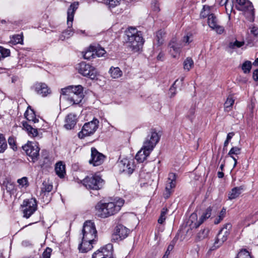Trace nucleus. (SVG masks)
I'll list each match as a JSON object with an SVG mask.
<instances>
[{
	"mask_svg": "<svg viewBox=\"0 0 258 258\" xmlns=\"http://www.w3.org/2000/svg\"><path fill=\"white\" fill-rule=\"evenodd\" d=\"M160 136L155 129H151L150 134L144 142L143 146L136 155V159L140 163H143L159 141Z\"/></svg>",
	"mask_w": 258,
	"mask_h": 258,
	"instance_id": "f257e3e1",
	"label": "nucleus"
},
{
	"mask_svg": "<svg viewBox=\"0 0 258 258\" xmlns=\"http://www.w3.org/2000/svg\"><path fill=\"white\" fill-rule=\"evenodd\" d=\"M126 35L127 47L133 52L139 51L145 42L142 32L138 31L135 28L130 27L126 31Z\"/></svg>",
	"mask_w": 258,
	"mask_h": 258,
	"instance_id": "f03ea898",
	"label": "nucleus"
},
{
	"mask_svg": "<svg viewBox=\"0 0 258 258\" xmlns=\"http://www.w3.org/2000/svg\"><path fill=\"white\" fill-rule=\"evenodd\" d=\"M82 238L85 241L84 243L87 244L86 249H91L93 247V242L97 237V230L94 223L90 221H86L82 229Z\"/></svg>",
	"mask_w": 258,
	"mask_h": 258,
	"instance_id": "7ed1b4c3",
	"label": "nucleus"
},
{
	"mask_svg": "<svg viewBox=\"0 0 258 258\" xmlns=\"http://www.w3.org/2000/svg\"><path fill=\"white\" fill-rule=\"evenodd\" d=\"M83 87L81 85L69 86L61 90V94L63 95H68L70 97V101L75 104H79L84 95L83 93Z\"/></svg>",
	"mask_w": 258,
	"mask_h": 258,
	"instance_id": "20e7f679",
	"label": "nucleus"
},
{
	"mask_svg": "<svg viewBox=\"0 0 258 258\" xmlns=\"http://www.w3.org/2000/svg\"><path fill=\"white\" fill-rule=\"evenodd\" d=\"M79 5V2H75L71 4L68 8L67 12V25L69 29L62 32V34L60 36V39L62 40L69 38L74 33L71 28L73 25L74 14L78 8Z\"/></svg>",
	"mask_w": 258,
	"mask_h": 258,
	"instance_id": "39448f33",
	"label": "nucleus"
},
{
	"mask_svg": "<svg viewBox=\"0 0 258 258\" xmlns=\"http://www.w3.org/2000/svg\"><path fill=\"white\" fill-rule=\"evenodd\" d=\"M96 215L101 218H107L117 213L114 208V203L99 202L95 207Z\"/></svg>",
	"mask_w": 258,
	"mask_h": 258,
	"instance_id": "423d86ee",
	"label": "nucleus"
},
{
	"mask_svg": "<svg viewBox=\"0 0 258 258\" xmlns=\"http://www.w3.org/2000/svg\"><path fill=\"white\" fill-rule=\"evenodd\" d=\"M103 179L96 175L88 176L82 181L83 184L88 189L99 190L103 185Z\"/></svg>",
	"mask_w": 258,
	"mask_h": 258,
	"instance_id": "0eeeda50",
	"label": "nucleus"
},
{
	"mask_svg": "<svg viewBox=\"0 0 258 258\" xmlns=\"http://www.w3.org/2000/svg\"><path fill=\"white\" fill-rule=\"evenodd\" d=\"M232 225L230 223L225 224L223 227L220 230L217 235L216 239L211 249L214 250L219 247L227 239L231 229Z\"/></svg>",
	"mask_w": 258,
	"mask_h": 258,
	"instance_id": "6e6552de",
	"label": "nucleus"
},
{
	"mask_svg": "<svg viewBox=\"0 0 258 258\" xmlns=\"http://www.w3.org/2000/svg\"><path fill=\"white\" fill-rule=\"evenodd\" d=\"M99 120L94 118L92 121L85 123L81 131L78 133L80 139H84L85 137L93 135L98 127Z\"/></svg>",
	"mask_w": 258,
	"mask_h": 258,
	"instance_id": "1a4fd4ad",
	"label": "nucleus"
},
{
	"mask_svg": "<svg viewBox=\"0 0 258 258\" xmlns=\"http://www.w3.org/2000/svg\"><path fill=\"white\" fill-rule=\"evenodd\" d=\"M24 217L29 218L37 210V201L35 198L25 200L21 205Z\"/></svg>",
	"mask_w": 258,
	"mask_h": 258,
	"instance_id": "9d476101",
	"label": "nucleus"
},
{
	"mask_svg": "<svg viewBox=\"0 0 258 258\" xmlns=\"http://www.w3.org/2000/svg\"><path fill=\"white\" fill-rule=\"evenodd\" d=\"M78 69L80 74L91 79H94L97 74L95 68L86 62H80L78 64Z\"/></svg>",
	"mask_w": 258,
	"mask_h": 258,
	"instance_id": "9b49d317",
	"label": "nucleus"
},
{
	"mask_svg": "<svg viewBox=\"0 0 258 258\" xmlns=\"http://www.w3.org/2000/svg\"><path fill=\"white\" fill-rule=\"evenodd\" d=\"M130 232L129 229L121 224H119L114 228L112 235L111 241L113 242L121 241L127 237Z\"/></svg>",
	"mask_w": 258,
	"mask_h": 258,
	"instance_id": "f8f14e48",
	"label": "nucleus"
},
{
	"mask_svg": "<svg viewBox=\"0 0 258 258\" xmlns=\"http://www.w3.org/2000/svg\"><path fill=\"white\" fill-rule=\"evenodd\" d=\"M22 148L33 162H35L38 160L40 149L36 143H28L23 146Z\"/></svg>",
	"mask_w": 258,
	"mask_h": 258,
	"instance_id": "ddd939ff",
	"label": "nucleus"
},
{
	"mask_svg": "<svg viewBox=\"0 0 258 258\" xmlns=\"http://www.w3.org/2000/svg\"><path fill=\"white\" fill-rule=\"evenodd\" d=\"M113 245L108 243L94 252L92 258H113Z\"/></svg>",
	"mask_w": 258,
	"mask_h": 258,
	"instance_id": "4468645a",
	"label": "nucleus"
},
{
	"mask_svg": "<svg viewBox=\"0 0 258 258\" xmlns=\"http://www.w3.org/2000/svg\"><path fill=\"white\" fill-rule=\"evenodd\" d=\"M91 151V159L89 160V163L94 166L102 164L105 160V156L103 154L99 152L95 148L92 147Z\"/></svg>",
	"mask_w": 258,
	"mask_h": 258,
	"instance_id": "2eb2a0df",
	"label": "nucleus"
},
{
	"mask_svg": "<svg viewBox=\"0 0 258 258\" xmlns=\"http://www.w3.org/2000/svg\"><path fill=\"white\" fill-rule=\"evenodd\" d=\"M120 171L129 175L131 174L135 170V165L133 160L124 159L118 163Z\"/></svg>",
	"mask_w": 258,
	"mask_h": 258,
	"instance_id": "dca6fc26",
	"label": "nucleus"
},
{
	"mask_svg": "<svg viewBox=\"0 0 258 258\" xmlns=\"http://www.w3.org/2000/svg\"><path fill=\"white\" fill-rule=\"evenodd\" d=\"M176 175L175 173H170L169 174L168 180L166 184L164 196L165 199H168L172 193V188L175 187Z\"/></svg>",
	"mask_w": 258,
	"mask_h": 258,
	"instance_id": "f3484780",
	"label": "nucleus"
},
{
	"mask_svg": "<svg viewBox=\"0 0 258 258\" xmlns=\"http://www.w3.org/2000/svg\"><path fill=\"white\" fill-rule=\"evenodd\" d=\"M208 23L209 27L215 30L217 33L221 34L223 33L224 27L218 24V19L214 14H211L209 15Z\"/></svg>",
	"mask_w": 258,
	"mask_h": 258,
	"instance_id": "a211bd4d",
	"label": "nucleus"
},
{
	"mask_svg": "<svg viewBox=\"0 0 258 258\" xmlns=\"http://www.w3.org/2000/svg\"><path fill=\"white\" fill-rule=\"evenodd\" d=\"M33 88L38 94L43 97L46 96L51 93L50 88L44 83L37 82L34 85Z\"/></svg>",
	"mask_w": 258,
	"mask_h": 258,
	"instance_id": "6ab92c4d",
	"label": "nucleus"
},
{
	"mask_svg": "<svg viewBox=\"0 0 258 258\" xmlns=\"http://www.w3.org/2000/svg\"><path fill=\"white\" fill-rule=\"evenodd\" d=\"M168 47L170 53L173 57H175L180 53L182 45L181 44L176 42V40L173 39L169 43Z\"/></svg>",
	"mask_w": 258,
	"mask_h": 258,
	"instance_id": "aec40b11",
	"label": "nucleus"
},
{
	"mask_svg": "<svg viewBox=\"0 0 258 258\" xmlns=\"http://www.w3.org/2000/svg\"><path fill=\"white\" fill-rule=\"evenodd\" d=\"M42 159L40 161V166L43 169H48L51 168L52 160L49 157L48 153L47 151L42 152Z\"/></svg>",
	"mask_w": 258,
	"mask_h": 258,
	"instance_id": "412c9836",
	"label": "nucleus"
},
{
	"mask_svg": "<svg viewBox=\"0 0 258 258\" xmlns=\"http://www.w3.org/2000/svg\"><path fill=\"white\" fill-rule=\"evenodd\" d=\"M77 121L76 115L73 113L69 114L66 117L64 126L67 130H71L74 127Z\"/></svg>",
	"mask_w": 258,
	"mask_h": 258,
	"instance_id": "4be33fe9",
	"label": "nucleus"
},
{
	"mask_svg": "<svg viewBox=\"0 0 258 258\" xmlns=\"http://www.w3.org/2000/svg\"><path fill=\"white\" fill-rule=\"evenodd\" d=\"M22 125L30 137H36L39 136L37 129L33 127L31 125L29 124L27 122L23 121Z\"/></svg>",
	"mask_w": 258,
	"mask_h": 258,
	"instance_id": "5701e85b",
	"label": "nucleus"
},
{
	"mask_svg": "<svg viewBox=\"0 0 258 258\" xmlns=\"http://www.w3.org/2000/svg\"><path fill=\"white\" fill-rule=\"evenodd\" d=\"M244 190L243 186L233 188L228 194V199L232 200L238 198Z\"/></svg>",
	"mask_w": 258,
	"mask_h": 258,
	"instance_id": "b1692460",
	"label": "nucleus"
},
{
	"mask_svg": "<svg viewBox=\"0 0 258 258\" xmlns=\"http://www.w3.org/2000/svg\"><path fill=\"white\" fill-rule=\"evenodd\" d=\"M165 32L163 30H160L156 33V36L154 39V44L157 46H160L163 44L164 41V36Z\"/></svg>",
	"mask_w": 258,
	"mask_h": 258,
	"instance_id": "393cba45",
	"label": "nucleus"
},
{
	"mask_svg": "<svg viewBox=\"0 0 258 258\" xmlns=\"http://www.w3.org/2000/svg\"><path fill=\"white\" fill-rule=\"evenodd\" d=\"M212 211V208L211 207H208L205 211V212L203 214V215L200 217L199 221L195 224V227L198 228L199 227L206 219L210 218L211 216Z\"/></svg>",
	"mask_w": 258,
	"mask_h": 258,
	"instance_id": "a878e982",
	"label": "nucleus"
},
{
	"mask_svg": "<svg viewBox=\"0 0 258 258\" xmlns=\"http://www.w3.org/2000/svg\"><path fill=\"white\" fill-rule=\"evenodd\" d=\"M25 117L28 121H32L34 123L38 122L39 119L36 118L34 110L31 109V107L29 106L27 110L24 113Z\"/></svg>",
	"mask_w": 258,
	"mask_h": 258,
	"instance_id": "bb28decb",
	"label": "nucleus"
},
{
	"mask_svg": "<svg viewBox=\"0 0 258 258\" xmlns=\"http://www.w3.org/2000/svg\"><path fill=\"white\" fill-rule=\"evenodd\" d=\"M55 171L60 178L64 177L66 174L65 165L61 161L57 162L55 165Z\"/></svg>",
	"mask_w": 258,
	"mask_h": 258,
	"instance_id": "cd10ccee",
	"label": "nucleus"
},
{
	"mask_svg": "<svg viewBox=\"0 0 258 258\" xmlns=\"http://www.w3.org/2000/svg\"><path fill=\"white\" fill-rule=\"evenodd\" d=\"M236 3L240 6L242 10H253V6L248 0H236Z\"/></svg>",
	"mask_w": 258,
	"mask_h": 258,
	"instance_id": "c85d7f7f",
	"label": "nucleus"
},
{
	"mask_svg": "<svg viewBox=\"0 0 258 258\" xmlns=\"http://www.w3.org/2000/svg\"><path fill=\"white\" fill-rule=\"evenodd\" d=\"M220 4L225 6L226 13L229 16V18L230 19V16L233 8V1L229 2V0H221Z\"/></svg>",
	"mask_w": 258,
	"mask_h": 258,
	"instance_id": "c756f323",
	"label": "nucleus"
},
{
	"mask_svg": "<svg viewBox=\"0 0 258 258\" xmlns=\"http://www.w3.org/2000/svg\"><path fill=\"white\" fill-rule=\"evenodd\" d=\"M90 48L94 52L95 55H96L98 57L103 56L106 53V51L104 49L99 45L96 46L91 45Z\"/></svg>",
	"mask_w": 258,
	"mask_h": 258,
	"instance_id": "7c9ffc66",
	"label": "nucleus"
},
{
	"mask_svg": "<svg viewBox=\"0 0 258 258\" xmlns=\"http://www.w3.org/2000/svg\"><path fill=\"white\" fill-rule=\"evenodd\" d=\"M109 73L113 79L118 78L122 75V72L118 67H111L109 70Z\"/></svg>",
	"mask_w": 258,
	"mask_h": 258,
	"instance_id": "2f4dec72",
	"label": "nucleus"
},
{
	"mask_svg": "<svg viewBox=\"0 0 258 258\" xmlns=\"http://www.w3.org/2000/svg\"><path fill=\"white\" fill-rule=\"evenodd\" d=\"M209 230L208 228H204L200 230L197 234L196 239L201 241L208 236Z\"/></svg>",
	"mask_w": 258,
	"mask_h": 258,
	"instance_id": "473e14b6",
	"label": "nucleus"
},
{
	"mask_svg": "<svg viewBox=\"0 0 258 258\" xmlns=\"http://www.w3.org/2000/svg\"><path fill=\"white\" fill-rule=\"evenodd\" d=\"M194 66V61L190 57H187L184 61L183 62V68L185 70H186L187 71H189L190 69Z\"/></svg>",
	"mask_w": 258,
	"mask_h": 258,
	"instance_id": "72a5a7b5",
	"label": "nucleus"
},
{
	"mask_svg": "<svg viewBox=\"0 0 258 258\" xmlns=\"http://www.w3.org/2000/svg\"><path fill=\"white\" fill-rule=\"evenodd\" d=\"M53 186L48 182L44 181L41 187V192L43 193L49 192L52 189Z\"/></svg>",
	"mask_w": 258,
	"mask_h": 258,
	"instance_id": "f704fd0d",
	"label": "nucleus"
},
{
	"mask_svg": "<svg viewBox=\"0 0 258 258\" xmlns=\"http://www.w3.org/2000/svg\"><path fill=\"white\" fill-rule=\"evenodd\" d=\"M10 50L0 46V60L10 56Z\"/></svg>",
	"mask_w": 258,
	"mask_h": 258,
	"instance_id": "c9c22d12",
	"label": "nucleus"
},
{
	"mask_svg": "<svg viewBox=\"0 0 258 258\" xmlns=\"http://www.w3.org/2000/svg\"><path fill=\"white\" fill-rule=\"evenodd\" d=\"M226 213V209L225 208H223L220 213L219 215L215 220L214 223L215 224H219L225 217Z\"/></svg>",
	"mask_w": 258,
	"mask_h": 258,
	"instance_id": "e433bc0d",
	"label": "nucleus"
},
{
	"mask_svg": "<svg viewBox=\"0 0 258 258\" xmlns=\"http://www.w3.org/2000/svg\"><path fill=\"white\" fill-rule=\"evenodd\" d=\"M7 148L6 140L3 135L0 137V153H4Z\"/></svg>",
	"mask_w": 258,
	"mask_h": 258,
	"instance_id": "4c0bfd02",
	"label": "nucleus"
},
{
	"mask_svg": "<svg viewBox=\"0 0 258 258\" xmlns=\"http://www.w3.org/2000/svg\"><path fill=\"white\" fill-rule=\"evenodd\" d=\"M110 9L115 8L120 4L121 0H104Z\"/></svg>",
	"mask_w": 258,
	"mask_h": 258,
	"instance_id": "58836bf2",
	"label": "nucleus"
},
{
	"mask_svg": "<svg viewBox=\"0 0 258 258\" xmlns=\"http://www.w3.org/2000/svg\"><path fill=\"white\" fill-rule=\"evenodd\" d=\"M251 68V63L249 61H245L242 66V69L245 74L249 73Z\"/></svg>",
	"mask_w": 258,
	"mask_h": 258,
	"instance_id": "ea45409f",
	"label": "nucleus"
},
{
	"mask_svg": "<svg viewBox=\"0 0 258 258\" xmlns=\"http://www.w3.org/2000/svg\"><path fill=\"white\" fill-rule=\"evenodd\" d=\"M234 103V99L232 95L228 96L226 101L225 102L224 106L225 108L231 107Z\"/></svg>",
	"mask_w": 258,
	"mask_h": 258,
	"instance_id": "a19ab883",
	"label": "nucleus"
},
{
	"mask_svg": "<svg viewBox=\"0 0 258 258\" xmlns=\"http://www.w3.org/2000/svg\"><path fill=\"white\" fill-rule=\"evenodd\" d=\"M23 37L20 35H16L13 36L11 40V42L13 44L22 43L23 42Z\"/></svg>",
	"mask_w": 258,
	"mask_h": 258,
	"instance_id": "79ce46f5",
	"label": "nucleus"
},
{
	"mask_svg": "<svg viewBox=\"0 0 258 258\" xmlns=\"http://www.w3.org/2000/svg\"><path fill=\"white\" fill-rule=\"evenodd\" d=\"M210 15V7L206 5L204 6L203 10L200 13V17L204 18L207 17H208Z\"/></svg>",
	"mask_w": 258,
	"mask_h": 258,
	"instance_id": "37998d69",
	"label": "nucleus"
},
{
	"mask_svg": "<svg viewBox=\"0 0 258 258\" xmlns=\"http://www.w3.org/2000/svg\"><path fill=\"white\" fill-rule=\"evenodd\" d=\"M236 258H251V257L247 250L243 249L238 252Z\"/></svg>",
	"mask_w": 258,
	"mask_h": 258,
	"instance_id": "c03bdc74",
	"label": "nucleus"
},
{
	"mask_svg": "<svg viewBox=\"0 0 258 258\" xmlns=\"http://www.w3.org/2000/svg\"><path fill=\"white\" fill-rule=\"evenodd\" d=\"M83 56L84 58L86 59H90L91 58L95 57L94 52L93 51V50L90 48V46L89 47V50L85 52Z\"/></svg>",
	"mask_w": 258,
	"mask_h": 258,
	"instance_id": "a18cd8bd",
	"label": "nucleus"
},
{
	"mask_svg": "<svg viewBox=\"0 0 258 258\" xmlns=\"http://www.w3.org/2000/svg\"><path fill=\"white\" fill-rule=\"evenodd\" d=\"M244 45L243 42H240L236 40L235 42H231L229 44V47L231 49H235V48H239Z\"/></svg>",
	"mask_w": 258,
	"mask_h": 258,
	"instance_id": "49530a36",
	"label": "nucleus"
},
{
	"mask_svg": "<svg viewBox=\"0 0 258 258\" xmlns=\"http://www.w3.org/2000/svg\"><path fill=\"white\" fill-rule=\"evenodd\" d=\"M241 153V148L238 147H233L228 153V156L239 155Z\"/></svg>",
	"mask_w": 258,
	"mask_h": 258,
	"instance_id": "de8ad7c7",
	"label": "nucleus"
},
{
	"mask_svg": "<svg viewBox=\"0 0 258 258\" xmlns=\"http://www.w3.org/2000/svg\"><path fill=\"white\" fill-rule=\"evenodd\" d=\"M195 111H196V106L193 105V106H191V107L190 108V109H189V110L187 113L186 117L188 119H189L190 120H192V119L194 118V115L195 113Z\"/></svg>",
	"mask_w": 258,
	"mask_h": 258,
	"instance_id": "09e8293b",
	"label": "nucleus"
},
{
	"mask_svg": "<svg viewBox=\"0 0 258 258\" xmlns=\"http://www.w3.org/2000/svg\"><path fill=\"white\" fill-rule=\"evenodd\" d=\"M124 201L122 199H119L116 202L114 203V208L117 213L121 209V207L123 205Z\"/></svg>",
	"mask_w": 258,
	"mask_h": 258,
	"instance_id": "8fccbe9b",
	"label": "nucleus"
},
{
	"mask_svg": "<svg viewBox=\"0 0 258 258\" xmlns=\"http://www.w3.org/2000/svg\"><path fill=\"white\" fill-rule=\"evenodd\" d=\"M84 242L85 241L83 240V239L82 238V242L79 244L78 248L80 251H81V252H87L90 249H86L88 247V245L84 243Z\"/></svg>",
	"mask_w": 258,
	"mask_h": 258,
	"instance_id": "3c124183",
	"label": "nucleus"
},
{
	"mask_svg": "<svg viewBox=\"0 0 258 258\" xmlns=\"http://www.w3.org/2000/svg\"><path fill=\"white\" fill-rule=\"evenodd\" d=\"M17 182L20 185L22 186V187H24L25 186H27L29 185L28 178L26 177H23L18 179Z\"/></svg>",
	"mask_w": 258,
	"mask_h": 258,
	"instance_id": "603ef678",
	"label": "nucleus"
},
{
	"mask_svg": "<svg viewBox=\"0 0 258 258\" xmlns=\"http://www.w3.org/2000/svg\"><path fill=\"white\" fill-rule=\"evenodd\" d=\"M51 252V248L47 247L43 251L41 258H50Z\"/></svg>",
	"mask_w": 258,
	"mask_h": 258,
	"instance_id": "864d4df0",
	"label": "nucleus"
},
{
	"mask_svg": "<svg viewBox=\"0 0 258 258\" xmlns=\"http://www.w3.org/2000/svg\"><path fill=\"white\" fill-rule=\"evenodd\" d=\"M166 213H167V210H165V211H162L161 214H160V216L158 220V222L159 223L162 224L164 222V221L166 219L165 215L166 214Z\"/></svg>",
	"mask_w": 258,
	"mask_h": 258,
	"instance_id": "5fc2aeb1",
	"label": "nucleus"
},
{
	"mask_svg": "<svg viewBox=\"0 0 258 258\" xmlns=\"http://www.w3.org/2000/svg\"><path fill=\"white\" fill-rule=\"evenodd\" d=\"M178 81V80H176L174 83L172 84V86L170 87L169 89L170 93H171L170 97H173L175 94V85L176 83Z\"/></svg>",
	"mask_w": 258,
	"mask_h": 258,
	"instance_id": "6e6d98bb",
	"label": "nucleus"
},
{
	"mask_svg": "<svg viewBox=\"0 0 258 258\" xmlns=\"http://www.w3.org/2000/svg\"><path fill=\"white\" fill-rule=\"evenodd\" d=\"M8 143L10 146L13 149H15V148H17L16 146V142L15 140L13 137H10L8 139Z\"/></svg>",
	"mask_w": 258,
	"mask_h": 258,
	"instance_id": "4d7b16f0",
	"label": "nucleus"
},
{
	"mask_svg": "<svg viewBox=\"0 0 258 258\" xmlns=\"http://www.w3.org/2000/svg\"><path fill=\"white\" fill-rule=\"evenodd\" d=\"M174 243H171L168 246L167 249L165 253V254H167V255H169L170 254V252L172 250V249L174 248Z\"/></svg>",
	"mask_w": 258,
	"mask_h": 258,
	"instance_id": "13d9d810",
	"label": "nucleus"
},
{
	"mask_svg": "<svg viewBox=\"0 0 258 258\" xmlns=\"http://www.w3.org/2000/svg\"><path fill=\"white\" fill-rule=\"evenodd\" d=\"M22 245L24 247H28L32 245L31 242L28 240H23L22 242Z\"/></svg>",
	"mask_w": 258,
	"mask_h": 258,
	"instance_id": "bf43d9fd",
	"label": "nucleus"
},
{
	"mask_svg": "<svg viewBox=\"0 0 258 258\" xmlns=\"http://www.w3.org/2000/svg\"><path fill=\"white\" fill-rule=\"evenodd\" d=\"M251 33L256 37H258V28L255 27L252 28Z\"/></svg>",
	"mask_w": 258,
	"mask_h": 258,
	"instance_id": "052dcab7",
	"label": "nucleus"
},
{
	"mask_svg": "<svg viewBox=\"0 0 258 258\" xmlns=\"http://www.w3.org/2000/svg\"><path fill=\"white\" fill-rule=\"evenodd\" d=\"M152 8L155 12H159L160 11L159 4L157 2L152 4Z\"/></svg>",
	"mask_w": 258,
	"mask_h": 258,
	"instance_id": "680f3d73",
	"label": "nucleus"
},
{
	"mask_svg": "<svg viewBox=\"0 0 258 258\" xmlns=\"http://www.w3.org/2000/svg\"><path fill=\"white\" fill-rule=\"evenodd\" d=\"M252 77L255 81H258V70L256 69L253 72Z\"/></svg>",
	"mask_w": 258,
	"mask_h": 258,
	"instance_id": "e2e57ef3",
	"label": "nucleus"
},
{
	"mask_svg": "<svg viewBox=\"0 0 258 258\" xmlns=\"http://www.w3.org/2000/svg\"><path fill=\"white\" fill-rule=\"evenodd\" d=\"M183 42L185 43L188 44L190 41H189V37L188 35L184 36L182 39Z\"/></svg>",
	"mask_w": 258,
	"mask_h": 258,
	"instance_id": "0e129e2a",
	"label": "nucleus"
},
{
	"mask_svg": "<svg viewBox=\"0 0 258 258\" xmlns=\"http://www.w3.org/2000/svg\"><path fill=\"white\" fill-rule=\"evenodd\" d=\"M234 133L233 132H231L228 134L227 136L226 139L227 140L230 141L232 138L234 136Z\"/></svg>",
	"mask_w": 258,
	"mask_h": 258,
	"instance_id": "69168bd1",
	"label": "nucleus"
},
{
	"mask_svg": "<svg viewBox=\"0 0 258 258\" xmlns=\"http://www.w3.org/2000/svg\"><path fill=\"white\" fill-rule=\"evenodd\" d=\"M14 184H12V183H9V182H8L6 185V189L8 190V191H9L11 189L10 188V187H14Z\"/></svg>",
	"mask_w": 258,
	"mask_h": 258,
	"instance_id": "338daca9",
	"label": "nucleus"
},
{
	"mask_svg": "<svg viewBox=\"0 0 258 258\" xmlns=\"http://www.w3.org/2000/svg\"><path fill=\"white\" fill-rule=\"evenodd\" d=\"M218 177L220 178H222L224 177V174L222 171H218L217 173Z\"/></svg>",
	"mask_w": 258,
	"mask_h": 258,
	"instance_id": "774afa93",
	"label": "nucleus"
}]
</instances>
